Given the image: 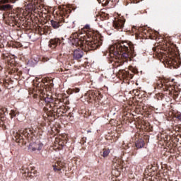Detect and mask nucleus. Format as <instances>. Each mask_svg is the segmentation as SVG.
I'll list each match as a JSON object with an SVG mask.
<instances>
[{"instance_id": "nucleus-1", "label": "nucleus", "mask_w": 181, "mask_h": 181, "mask_svg": "<svg viewBox=\"0 0 181 181\" xmlns=\"http://www.w3.org/2000/svg\"><path fill=\"white\" fill-rule=\"evenodd\" d=\"M110 52H112L113 56H118L119 54L123 62H128V60H131V57L136 56V53H135L134 49V45L124 41L111 47Z\"/></svg>"}, {"instance_id": "nucleus-2", "label": "nucleus", "mask_w": 181, "mask_h": 181, "mask_svg": "<svg viewBox=\"0 0 181 181\" xmlns=\"http://www.w3.org/2000/svg\"><path fill=\"white\" fill-rule=\"evenodd\" d=\"M12 140L18 144L19 146H25L30 141L28 149L32 152L42 151V148H43V144L40 142V140L34 139L33 136H13Z\"/></svg>"}, {"instance_id": "nucleus-3", "label": "nucleus", "mask_w": 181, "mask_h": 181, "mask_svg": "<svg viewBox=\"0 0 181 181\" xmlns=\"http://www.w3.org/2000/svg\"><path fill=\"white\" fill-rule=\"evenodd\" d=\"M70 42L73 46H78L79 47H84V41L78 38V34L75 33L70 37Z\"/></svg>"}, {"instance_id": "nucleus-4", "label": "nucleus", "mask_w": 181, "mask_h": 181, "mask_svg": "<svg viewBox=\"0 0 181 181\" xmlns=\"http://www.w3.org/2000/svg\"><path fill=\"white\" fill-rule=\"evenodd\" d=\"M89 50H95L98 49L101 45H103V40H93L92 41H86Z\"/></svg>"}, {"instance_id": "nucleus-5", "label": "nucleus", "mask_w": 181, "mask_h": 181, "mask_svg": "<svg viewBox=\"0 0 181 181\" xmlns=\"http://www.w3.org/2000/svg\"><path fill=\"white\" fill-rule=\"evenodd\" d=\"M53 169L55 172H60V170H63V172H64L66 169V163L62 160H57L53 165Z\"/></svg>"}, {"instance_id": "nucleus-6", "label": "nucleus", "mask_w": 181, "mask_h": 181, "mask_svg": "<svg viewBox=\"0 0 181 181\" xmlns=\"http://www.w3.org/2000/svg\"><path fill=\"white\" fill-rule=\"evenodd\" d=\"M21 173L24 175V176H27V177H32V175H37V171L36 170L31 169L30 170L28 168H25V166L22 167Z\"/></svg>"}, {"instance_id": "nucleus-7", "label": "nucleus", "mask_w": 181, "mask_h": 181, "mask_svg": "<svg viewBox=\"0 0 181 181\" xmlns=\"http://www.w3.org/2000/svg\"><path fill=\"white\" fill-rule=\"evenodd\" d=\"M157 139L160 145H168H168H170V144H172L173 142L172 137L170 136H165V137L158 136Z\"/></svg>"}, {"instance_id": "nucleus-8", "label": "nucleus", "mask_w": 181, "mask_h": 181, "mask_svg": "<svg viewBox=\"0 0 181 181\" xmlns=\"http://www.w3.org/2000/svg\"><path fill=\"white\" fill-rule=\"evenodd\" d=\"M125 21L122 19H117L113 21V26L115 29L119 30V32H122V29H124V25Z\"/></svg>"}, {"instance_id": "nucleus-9", "label": "nucleus", "mask_w": 181, "mask_h": 181, "mask_svg": "<svg viewBox=\"0 0 181 181\" xmlns=\"http://www.w3.org/2000/svg\"><path fill=\"white\" fill-rule=\"evenodd\" d=\"M134 144L136 149H141V148L145 146V140L142 137H136Z\"/></svg>"}, {"instance_id": "nucleus-10", "label": "nucleus", "mask_w": 181, "mask_h": 181, "mask_svg": "<svg viewBox=\"0 0 181 181\" xmlns=\"http://www.w3.org/2000/svg\"><path fill=\"white\" fill-rule=\"evenodd\" d=\"M84 56V52L83 49L78 48L74 51V59L75 60H79V59L83 58Z\"/></svg>"}, {"instance_id": "nucleus-11", "label": "nucleus", "mask_w": 181, "mask_h": 181, "mask_svg": "<svg viewBox=\"0 0 181 181\" xmlns=\"http://www.w3.org/2000/svg\"><path fill=\"white\" fill-rule=\"evenodd\" d=\"M66 137L62 136V138L60 137H56L54 144L55 145H59V146H64L66 144H67V139Z\"/></svg>"}, {"instance_id": "nucleus-12", "label": "nucleus", "mask_w": 181, "mask_h": 181, "mask_svg": "<svg viewBox=\"0 0 181 181\" xmlns=\"http://www.w3.org/2000/svg\"><path fill=\"white\" fill-rule=\"evenodd\" d=\"M59 43H60V40L59 38L51 39L49 42V46L51 49H56Z\"/></svg>"}, {"instance_id": "nucleus-13", "label": "nucleus", "mask_w": 181, "mask_h": 181, "mask_svg": "<svg viewBox=\"0 0 181 181\" xmlns=\"http://www.w3.org/2000/svg\"><path fill=\"white\" fill-rule=\"evenodd\" d=\"M51 25L54 29H59L60 26H62V22L54 21V20H51Z\"/></svg>"}, {"instance_id": "nucleus-14", "label": "nucleus", "mask_w": 181, "mask_h": 181, "mask_svg": "<svg viewBox=\"0 0 181 181\" xmlns=\"http://www.w3.org/2000/svg\"><path fill=\"white\" fill-rule=\"evenodd\" d=\"M110 152H111L110 148H105L103 149V151L100 152V155L103 156V158H107L108 155H110Z\"/></svg>"}, {"instance_id": "nucleus-15", "label": "nucleus", "mask_w": 181, "mask_h": 181, "mask_svg": "<svg viewBox=\"0 0 181 181\" xmlns=\"http://www.w3.org/2000/svg\"><path fill=\"white\" fill-rule=\"evenodd\" d=\"M13 6L11 4H4L0 6V9L1 11H11Z\"/></svg>"}, {"instance_id": "nucleus-16", "label": "nucleus", "mask_w": 181, "mask_h": 181, "mask_svg": "<svg viewBox=\"0 0 181 181\" xmlns=\"http://www.w3.org/2000/svg\"><path fill=\"white\" fill-rule=\"evenodd\" d=\"M6 114H8V109L0 107V118H4Z\"/></svg>"}, {"instance_id": "nucleus-17", "label": "nucleus", "mask_w": 181, "mask_h": 181, "mask_svg": "<svg viewBox=\"0 0 181 181\" xmlns=\"http://www.w3.org/2000/svg\"><path fill=\"white\" fill-rule=\"evenodd\" d=\"M113 163L115 166H117V168H119V166H121L122 163H124V162H122V160H121V158H118V159H114Z\"/></svg>"}, {"instance_id": "nucleus-18", "label": "nucleus", "mask_w": 181, "mask_h": 181, "mask_svg": "<svg viewBox=\"0 0 181 181\" xmlns=\"http://www.w3.org/2000/svg\"><path fill=\"white\" fill-rule=\"evenodd\" d=\"M29 132H30V129H25V130H23V131H21V134H20V136H30V133H29Z\"/></svg>"}, {"instance_id": "nucleus-19", "label": "nucleus", "mask_w": 181, "mask_h": 181, "mask_svg": "<svg viewBox=\"0 0 181 181\" xmlns=\"http://www.w3.org/2000/svg\"><path fill=\"white\" fill-rule=\"evenodd\" d=\"M131 146H132V144L125 143V141H123V144L122 145V148L123 149H129V148H131Z\"/></svg>"}, {"instance_id": "nucleus-20", "label": "nucleus", "mask_w": 181, "mask_h": 181, "mask_svg": "<svg viewBox=\"0 0 181 181\" xmlns=\"http://www.w3.org/2000/svg\"><path fill=\"white\" fill-rule=\"evenodd\" d=\"M28 8L31 11H33V12L36 11V6L35 5V4H28Z\"/></svg>"}, {"instance_id": "nucleus-21", "label": "nucleus", "mask_w": 181, "mask_h": 181, "mask_svg": "<svg viewBox=\"0 0 181 181\" xmlns=\"http://www.w3.org/2000/svg\"><path fill=\"white\" fill-rule=\"evenodd\" d=\"M19 0H3L2 4H16Z\"/></svg>"}, {"instance_id": "nucleus-22", "label": "nucleus", "mask_w": 181, "mask_h": 181, "mask_svg": "<svg viewBox=\"0 0 181 181\" xmlns=\"http://www.w3.org/2000/svg\"><path fill=\"white\" fill-rule=\"evenodd\" d=\"M44 8H45V6L43 4H40L35 7V9H37V11H42V12H43Z\"/></svg>"}, {"instance_id": "nucleus-23", "label": "nucleus", "mask_w": 181, "mask_h": 181, "mask_svg": "<svg viewBox=\"0 0 181 181\" xmlns=\"http://www.w3.org/2000/svg\"><path fill=\"white\" fill-rule=\"evenodd\" d=\"M11 118H13L14 117H16V113H15V111L11 110L10 112Z\"/></svg>"}, {"instance_id": "nucleus-24", "label": "nucleus", "mask_w": 181, "mask_h": 181, "mask_svg": "<svg viewBox=\"0 0 181 181\" xmlns=\"http://www.w3.org/2000/svg\"><path fill=\"white\" fill-rule=\"evenodd\" d=\"M175 118H177V119L180 120L181 122V113H178L177 115H176Z\"/></svg>"}, {"instance_id": "nucleus-25", "label": "nucleus", "mask_w": 181, "mask_h": 181, "mask_svg": "<svg viewBox=\"0 0 181 181\" xmlns=\"http://www.w3.org/2000/svg\"><path fill=\"white\" fill-rule=\"evenodd\" d=\"M90 95L93 97V98H95V97H97V93H95V92H91Z\"/></svg>"}, {"instance_id": "nucleus-26", "label": "nucleus", "mask_w": 181, "mask_h": 181, "mask_svg": "<svg viewBox=\"0 0 181 181\" xmlns=\"http://www.w3.org/2000/svg\"><path fill=\"white\" fill-rule=\"evenodd\" d=\"M131 4H138L139 2V0H130Z\"/></svg>"}, {"instance_id": "nucleus-27", "label": "nucleus", "mask_w": 181, "mask_h": 181, "mask_svg": "<svg viewBox=\"0 0 181 181\" xmlns=\"http://www.w3.org/2000/svg\"><path fill=\"white\" fill-rule=\"evenodd\" d=\"M74 93H80V88H76L74 89Z\"/></svg>"}, {"instance_id": "nucleus-28", "label": "nucleus", "mask_w": 181, "mask_h": 181, "mask_svg": "<svg viewBox=\"0 0 181 181\" xmlns=\"http://www.w3.org/2000/svg\"><path fill=\"white\" fill-rule=\"evenodd\" d=\"M163 86H165V87H168L169 86V84H168V82L164 83H161V87H163Z\"/></svg>"}, {"instance_id": "nucleus-29", "label": "nucleus", "mask_w": 181, "mask_h": 181, "mask_svg": "<svg viewBox=\"0 0 181 181\" xmlns=\"http://www.w3.org/2000/svg\"><path fill=\"white\" fill-rule=\"evenodd\" d=\"M45 101H46L47 103H50V101H52V99L47 98H45Z\"/></svg>"}, {"instance_id": "nucleus-30", "label": "nucleus", "mask_w": 181, "mask_h": 181, "mask_svg": "<svg viewBox=\"0 0 181 181\" xmlns=\"http://www.w3.org/2000/svg\"><path fill=\"white\" fill-rule=\"evenodd\" d=\"M85 29H90V25H85Z\"/></svg>"}, {"instance_id": "nucleus-31", "label": "nucleus", "mask_w": 181, "mask_h": 181, "mask_svg": "<svg viewBox=\"0 0 181 181\" xmlns=\"http://www.w3.org/2000/svg\"><path fill=\"white\" fill-rule=\"evenodd\" d=\"M86 139V137H83V138H82V140H83V141H85Z\"/></svg>"}, {"instance_id": "nucleus-32", "label": "nucleus", "mask_w": 181, "mask_h": 181, "mask_svg": "<svg viewBox=\"0 0 181 181\" xmlns=\"http://www.w3.org/2000/svg\"><path fill=\"white\" fill-rule=\"evenodd\" d=\"M132 155H135V153H134V152H132Z\"/></svg>"}, {"instance_id": "nucleus-33", "label": "nucleus", "mask_w": 181, "mask_h": 181, "mask_svg": "<svg viewBox=\"0 0 181 181\" xmlns=\"http://www.w3.org/2000/svg\"><path fill=\"white\" fill-rule=\"evenodd\" d=\"M88 132H90V131H88Z\"/></svg>"}, {"instance_id": "nucleus-34", "label": "nucleus", "mask_w": 181, "mask_h": 181, "mask_svg": "<svg viewBox=\"0 0 181 181\" xmlns=\"http://www.w3.org/2000/svg\"><path fill=\"white\" fill-rule=\"evenodd\" d=\"M105 139H108L107 138H105Z\"/></svg>"}]
</instances>
